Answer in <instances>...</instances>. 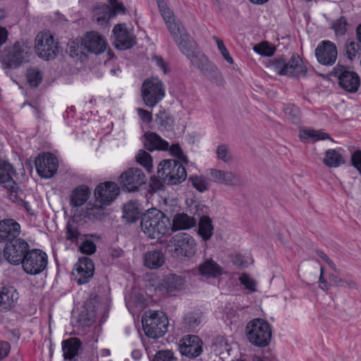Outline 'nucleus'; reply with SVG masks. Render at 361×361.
I'll list each match as a JSON object with an SVG mask.
<instances>
[{"mask_svg": "<svg viewBox=\"0 0 361 361\" xmlns=\"http://www.w3.org/2000/svg\"><path fill=\"white\" fill-rule=\"evenodd\" d=\"M140 227L147 237L152 239H160L170 230L171 221L164 213L155 208H152L142 214Z\"/></svg>", "mask_w": 361, "mask_h": 361, "instance_id": "1", "label": "nucleus"}, {"mask_svg": "<svg viewBox=\"0 0 361 361\" xmlns=\"http://www.w3.org/2000/svg\"><path fill=\"white\" fill-rule=\"evenodd\" d=\"M245 331L247 341L256 347L265 348L271 341V326L262 319H254L249 322Z\"/></svg>", "mask_w": 361, "mask_h": 361, "instance_id": "2", "label": "nucleus"}, {"mask_svg": "<svg viewBox=\"0 0 361 361\" xmlns=\"http://www.w3.org/2000/svg\"><path fill=\"white\" fill-rule=\"evenodd\" d=\"M158 178L166 185H176L184 181L187 176L185 167L177 160H164L157 169Z\"/></svg>", "mask_w": 361, "mask_h": 361, "instance_id": "3", "label": "nucleus"}, {"mask_svg": "<svg viewBox=\"0 0 361 361\" xmlns=\"http://www.w3.org/2000/svg\"><path fill=\"white\" fill-rule=\"evenodd\" d=\"M142 323L145 335L152 338L163 336L168 330L169 320L162 312H146L142 318Z\"/></svg>", "mask_w": 361, "mask_h": 361, "instance_id": "4", "label": "nucleus"}, {"mask_svg": "<svg viewBox=\"0 0 361 361\" xmlns=\"http://www.w3.org/2000/svg\"><path fill=\"white\" fill-rule=\"evenodd\" d=\"M195 240L188 233H179L169 241L167 248L175 258L191 257L195 252Z\"/></svg>", "mask_w": 361, "mask_h": 361, "instance_id": "5", "label": "nucleus"}, {"mask_svg": "<svg viewBox=\"0 0 361 361\" xmlns=\"http://www.w3.org/2000/svg\"><path fill=\"white\" fill-rule=\"evenodd\" d=\"M165 95V87L157 78L146 79L142 86V97L148 107L155 106Z\"/></svg>", "mask_w": 361, "mask_h": 361, "instance_id": "6", "label": "nucleus"}, {"mask_svg": "<svg viewBox=\"0 0 361 361\" xmlns=\"http://www.w3.org/2000/svg\"><path fill=\"white\" fill-rule=\"evenodd\" d=\"M47 255L39 249H29L20 264L25 273L30 275H37L42 273L47 267Z\"/></svg>", "mask_w": 361, "mask_h": 361, "instance_id": "7", "label": "nucleus"}, {"mask_svg": "<svg viewBox=\"0 0 361 361\" xmlns=\"http://www.w3.org/2000/svg\"><path fill=\"white\" fill-rule=\"evenodd\" d=\"M331 75L337 78L339 86L345 91L355 93L358 90L360 80L358 74L342 65H336Z\"/></svg>", "mask_w": 361, "mask_h": 361, "instance_id": "8", "label": "nucleus"}, {"mask_svg": "<svg viewBox=\"0 0 361 361\" xmlns=\"http://www.w3.org/2000/svg\"><path fill=\"white\" fill-rule=\"evenodd\" d=\"M30 245L23 239L9 240L4 248V257L11 264H20L29 251Z\"/></svg>", "mask_w": 361, "mask_h": 361, "instance_id": "9", "label": "nucleus"}, {"mask_svg": "<svg viewBox=\"0 0 361 361\" xmlns=\"http://www.w3.org/2000/svg\"><path fill=\"white\" fill-rule=\"evenodd\" d=\"M25 53L24 46L17 42L0 53V62L4 69L16 68L25 61Z\"/></svg>", "mask_w": 361, "mask_h": 361, "instance_id": "10", "label": "nucleus"}, {"mask_svg": "<svg viewBox=\"0 0 361 361\" xmlns=\"http://www.w3.org/2000/svg\"><path fill=\"white\" fill-rule=\"evenodd\" d=\"M147 177L138 168H130L119 177L118 182L123 188L128 192H134L146 183Z\"/></svg>", "mask_w": 361, "mask_h": 361, "instance_id": "11", "label": "nucleus"}, {"mask_svg": "<svg viewBox=\"0 0 361 361\" xmlns=\"http://www.w3.org/2000/svg\"><path fill=\"white\" fill-rule=\"evenodd\" d=\"M35 42L36 52L40 58L49 60L56 56L57 45L50 34L39 32L36 37Z\"/></svg>", "mask_w": 361, "mask_h": 361, "instance_id": "12", "label": "nucleus"}, {"mask_svg": "<svg viewBox=\"0 0 361 361\" xmlns=\"http://www.w3.org/2000/svg\"><path fill=\"white\" fill-rule=\"evenodd\" d=\"M38 174L45 178L52 177L58 169V160L51 153L39 154L35 161Z\"/></svg>", "mask_w": 361, "mask_h": 361, "instance_id": "13", "label": "nucleus"}, {"mask_svg": "<svg viewBox=\"0 0 361 361\" xmlns=\"http://www.w3.org/2000/svg\"><path fill=\"white\" fill-rule=\"evenodd\" d=\"M119 193V188L115 183L106 182L98 185L94 190L96 203L106 206L113 202Z\"/></svg>", "mask_w": 361, "mask_h": 361, "instance_id": "14", "label": "nucleus"}, {"mask_svg": "<svg viewBox=\"0 0 361 361\" xmlns=\"http://www.w3.org/2000/svg\"><path fill=\"white\" fill-rule=\"evenodd\" d=\"M337 54L336 46L329 40L322 41L315 49L317 59L322 65H333L336 62Z\"/></svg>", "mask_w": 361, "mask_h": 361, "instance_id": "15", "label": "nucleus"}, {"mask_svg": "<svg viewBox=\"0 0 361 361\" xmlns=\"http://www.w3.org/2000/svg\"><path fill=\"white\" fill-rule=\"evenodd\" d=\"M213 182L228 186H243V178L231 171L211 169L208 173Z\"/></svg>", "mask_w": 361, "mask_h": 361, "instance_id": "16", "label": "nucleus"}, {"mask_svg": "<svg viewBox=\"0 0 361 361\" xmlns=\"http://www.w3.org/2000/svg\"><path fill=\"white\" fill-rule=\"evenodd\" d=\"M180 342L179 349L183 355L188 357H196L202 352V341L197 336H185Z\"/></svg>", "mask_w": 361, "mask_h": 361, "instance_id": "17", "label": "nucleus"}, {"mask_svg": "<svg viewBox=\"0 0 361 361\" xmlns=\"http://www.w3.org/2000/svg\"><path fill=\"white\" fill-rule=\"evenodd\" d=\"M113 32L116 37L115 46L118 49H130L136 43L135 36L121 24L115 25Z\"/></svg>", "mask_w": 361, "mask_h": 361, "instance_id": "18", "label": "nucleus"}, {"mask_svg": "<svg viewBox=\"0 0 361 361\" xmlns=\"http://www.w3.org/2000/svg\"><path fill=\"white\" fill-rule=\"evenodd\" d=\"M82 41L84 49L90 53L99 54L104 52L106 47L104 37L95 32H87Z\"/></svg>", "mask_w": 361, "mask_h": 361, "instance_id": "19", "label": "nucleus"}, {"mask_svg": "<svg viewBox=\"0 0 361 361\" xmlns=\"http://www.w3.org/2000/svg\"><path fill=\"white\" fill-rule=\"evenodd\" d=\"M76 271L78 278L77 282L79 285L85 284L92 278L94 266L93 262L88 257H84L79 259L76 264Z\"/></svg>", "mask_w": 361, "mask_h": 361, "instance_id": "20", "label": "nucleus"}, {"mask_svg": "<svg viewBox=\"0 0 361 361\" xmlns=\"http://www.w3.org/2000/svg\"><path fill=\"white\" fill-rule=\"evenodd\" d=\"M20 233V226L15 220L8 219L0 221V242L15 240Z\"/></svg>", "mask_w": 361, "mask_h": 361, "instance_id": "21", "label": "nucleus"}, {"mask_svg": "<svg viewBox=\"0 0 361 361\" xmlns=\"http://www.w3.org/2000/svg\"><path fill=\"white\" fill-rule=\"evenodd\" d=\"M193 271L202 276L209 279L216 278L221 276L223 272V269L214 260L207 259L198 266L197 269H194Z\"/></svg>", "mask_w": 361, "mask_h": 361, "instance_id": "22", "label": "nucleus"}, {"mask_svg": "<svg viewBox=\"0 0 361 361\" xmlns=\"http://www.w3.org/2000/svg\"><path fill=\"white\" fill-rule=\"evenodd\" d=\"M307 68L298 54H293L288 61H286L285 75L289 77H300L305 75Z\"/></svg>", "mask_w": 361, "mask_h": 361, "instance_id": "23", "label": "nucleus"}, {"mask_svg": "<svg viewBox=\"0 0 361 361\" xmlns=\"http://www.w3.org/2000/svg\"><path fill=\"white\" fill-rule=\"evenodd\" d=\"M197 221L193 216L185 213H177L173 217L170 230L177 231L189 229L194 227Z\"/></svg>", "mask_w": 361, "mask_h": 361, "instance_id": "24", "label": "nucleus"}, {"mask_svg": "<svg viewBox=\"0 0 361 361\" xmlns=\"http://www.w3.org/2000/svg\"><path fill=\"white\" fill-rule=\"evenodd\" d=\"M91 191L90 188L84 185L78 186L71 195L70 204L74 210L75 214L78 207L82 206L89 199Z\"/></svg>", "mask_w": 361, "mask_h": 361, "instance_id": "25", "label": "nucleus"}, {"mask_svg": "<svg viewBox=\"0 0 361 361\" xmlns=\"http://www.w3.org/2000/svg\"><path fill=\"white\" fill-rule=\"evenodd\" d=\"M16 174V171L9 162L0 159V183L4 184L6 188H12L15 187V180L13 176Z\"/></svg>", "mask_w": 361, "mask_h": 361, "instance_id": "26", "label": "nucleus"}, {"mask_svg": "<svg viewBox=\"0 0 361 361\" xmlns=\"http://www.w3.org/2000/svg\"><path fill=\"white\" fill-rule=\"evenodd\" d=\"M165 262V255L162 251L152 250L144 255V265L151 269L161 267Z\"/></svg>", "mask_w": 361, "mask_h": 361, "instance_id": "27", "label": "nucleus"}, {"mask_svg": "<svg viewBox=\"0 0 361 361\" xmlns=\"http://www.w3.org/2000/svg\"><path fill=\"white\" fill-rule=\"evenodd\" d=\"M109 3L110 6L107 5L102 6L101 10L104 13V15L102 17H98L97 21L109 20L118 13L124 14L126 13V9L123 3L117 0H109Z\"/></svg>", "mask_w": 361, "mask_h": 361, "instance_id": "28", "label": "nucleus"}, {"mask_svg": "<svg viewBox=\"0 0 361 361\" xmlns=\"http://www.w3.org/2000/svg\"><path fill=\"white\" fill-rule=\"evenodd\" d=\"M18 299V293L13 288L0 287V310H8Z\"/></svg>", "mask_w": 361, "mask_h": 361, "instance_id": "29", "label": "nucleus"}, {"mask_svg": "<svg viewBox=\"0 0 361 361\" xmlns=\"http://www.w3.org/2000/svg\"><path fill=\"white\" fill-rule=\"evenodd\" d=\"M144 145L149 151L155 149L166 150L169 147V142L163 140L155 133H148L145 134Z\"/></svg>", "mask_w": 361, "mask_h": 361, "instance_id": "30", "label": "nucleus"}, {"mask_svg": "<svg viewBox=\"0 0 361 361\" xmlns=\"http://www.w3.org/2000/svg\"><path fill=\"white\" fill-rule=\"evenodd\" d=\"M200 71L206 78L216 85L222 86L224 84L222 74L211 61L205 63Z\"/></svg>", "mask_w": 361, "mask_h": 361, "instance_id": "31", "label": "nucleus"}, {"mask_svg": "<svg viewBox=\"0 0 361 361\" xmlns=\"http://www.w3.org/2000/svg\"><path fill=\"white\" fill-rule=\"evenodd\" d=\"M81 342L78 338H70L62 341V350L65 360H72L78 355Z\"/></svg>", "mask_w": 361, "mask_h": 361, "instance_id": "32", "label": "nucleus"}, {"mask_svg": "<svg viewBox=\"0 0 361 361\" xmlns=\"http://www.w3.org/2000/svg\"><path fill=\"white\" fill-rule=\"evenodd\" d=\"M174 41L177 44L180 51L186 56L187 58L198 49L196 42L187 34V32L185 34H182L181 36H179L178 40Z\"/></svg>", "mask_w": 361, "mask_h": 361, "instance_id": "33", "label": "nucleus"}, {"mask_svg": "<svg viewBox=\"0 0 361 361\" xmlns=\"http://www.w3.org/2000/svg\"><path fill=\"white\" fill-rule=\"evenodd\" d=\"M341 149H330L326 151L323 163L328 167L336 168L345 163V159L341 152Z\"/></svg>", "mask_w": 361, "mask_h": 361, "instance_id": "34", "label": "nucleus"}, {"mask_svg": "<svg viewBox=\"0 0 361 361\" xmlns=\"http://www.w3.org/2000/svg\"><path fill=\"white\" fill-rule=\"evenodd\" d=\"M104 205L87 204L84 212V217L90 221H100L107 212L104 209Z\"/></svg>", "mask_w": 361, "mask_h": 361, "instance_id": "35", "label": "nucleus"}, {"mask_svg": "<svg viewBox=\"0 0 361 361\" xmlns=\"http://www.w3.org/2000/svg\"><path fill=\"white\" fill-rule=\"evenodd\" d=\"M183 285V278L176 274L168 275L164 282V286L169 293L181 290Z\"/></svg>", "mask_w": 361, "mask_h": 361, "instance_id": "36", "label": "nucleus"}, {"mask_svg": "<svg viewBox=\"0 0 361 361\" xmlns=\"http://www.w3.org/2000/svg\"><path fill=\"white\" fill-rule=\"evenodd\" d=\"M213 231L212 219L209 216H203L199 221V235L204 240H208L211 238Z\"/></svg>", "mask_w": 361, "mask_h": 361, "instance_id": "37", "label": "nucleus"}, {"mask_svg": "<svg viewBox=\"0 0 361 361\" xmlns=\"http://www.w3.org/2000/svg\"><path fill=\"white\" fill-rule=\"evenodd\" d=\"M96 312L88 305L80 311L78 317V322L82 326H90L96 319Z\"/></svg>", "mask_w": 361, "mask_h": 361, "instance_id": "38", "label": "nucleus"}, {"mask_svg": "<svg viewBox=\"0 0 361 361\" xmlns=\"http://www.w3.org/2000/svg\"><path fill=\"white\" fill-rule=\"evenodd\" d=\"M201 323V317L199 313L189 312L183 319V325L188 331L195 330Z\"/></svg>", "mask_w": 361, "mask_h": 361, "instance_id": "39", "label": "nucleus"}, {"mask_svg": "<svg viewBox=\"0 0 361 361\" xmlns=\"http://www.w3.org/2000/svg\"><path fill=\"white\" fill-rule=\"evenodd\" d=\"M300 137L301 140L311 138L313 142L330 139V137L327 133L319 130H305L303 131H300Z\"/></svg>", "mask_w": 361, "mask_h": 361, "instance_id": "40", "label": "nucleus"}, {"mask_svg": "<svg viewBox=\"0 0 361 361\" xmlns=\"http://www.w3.org/2000/svg\"><path fill=\"white\" fill-rule=\"evenodd\" d=\"M155 121L159 128L169 130L173 124V119L165 111H160L157 115Z\"/></svg>", "mask_w": 361, "mask_h": 361, "instance_id": "41", "label": "nucleus"}, {"mask_svg": "<svg viewBox=\"0 0 361 361\" xmlns=\"http://www.w3.org/2000/svg\"><path fill=\"white\" fill-rule=\"evenodd\" d=\"M253 50L263 56L270 57L276 52L275 46L272 45L267 41H263L253 47Z\"/></svg>", "mask_w": 361, "mask_h": 361, "instance_id": "42", "label": "nucleus"}, {"mask_svg": "<svg viewBox=\"0 0 361 361\" xmlns=\"http://www.w3.org/2000/svg\"><path fill=\"white\" fill-rule=\"evenodd\" d=\"M166 25L174 40H178L179 36L186 33L185 28L181 25L180 21L175 18L170 21H166Z\"/></svg>", "mask_w": 361, "mask_h": 361, "instance_id": "43", "label": "nucleus"}, {"mask_svg": "<svg viewBox=\"0 0 361 361\" xmlns=\"http://www.w3.org/2000/svg\"><path fill=\"white\" fill-rule=\"evenodd\" d=\"M26 78L27 82L32 87H37L42 80V73L37 68H30L27 70Z\"/></svg>", "mask_w": 361, "mask_h": 361, "instance_id": "44", "label": "nucleus"}, {"mask_svg": "<svg viewBox=\"0 0 361 361\" xmlns=\"http://www.w3.org/2000/svg\"><path fill=\"white\" fill-rule=\"evenodd\" d=\"M66 240L75 243L79 240L81 233L78 229L77 223L74 221H68L66 226Z\"/></svg>", "mask_w": 361, "mask_h": 361, "instance_id": "45", "label": "nucleus"}, {"mask_svg": "<svg viewBox=\"0 0 361 361\" xmlns=\"http://www.w3.org/2000/svg\"><path fill=\"white\" fill-rule=\"evenodd\" d=\"M329 280L335 286L348 288V289H357V284L353 280L340 278L334 274L330 275Z\"/></svg>", "mask_w": 361, "mask_h": 361, "instance_id": "46", "label": "nucleus"}, {"mask_svg": "<svg viewBox=\"0 0 361 361\" xmlns=\"http://www.w3.org/2000/svg\"><path fill=\"white\" fill-rule=\"evenodd\" d=\"M286 64V60L283 57H276L268 62V66L280 75H285Z\"/></svg>", "mask_w": 361, "mask_h": 361, "instance_id": "47", "label": "nucleus"}, {"mask_svg": "<svg viewBox=\"0 0 361 361\" xmlns=\"http://www.w3.org/2000/svg\"><path fill=\"white\" fill-rule=\"evenodd\" d=\"M188 59H190L191 63L199 70H200L205 63L209 61L207 57L199 49L196 50L192 54L188 57Z\"/></svg>", "mask_w": 361, "mask_h": 361, "instance_id": "48", "label": "nucleus"}, {"mask_svg": "<svg viewBox=\"0 0 361 361\" xmlns=\"http://www.w3.org/2000/svg\"><path fill=\"white\" fill-rule=\"evenodd\" d=\"M192 186L198 191L202 192L209 188V183L207 179L202 176H192L189 178Z\"/></svg>", "mask_w": 361, "mask_h": 361, "instance_id": "49", "label": "nucleus"}, {"mask_svg": "<svg viewBox=\"0 0 361 361\" xmlns=\"http://www.w3.org/2000/svg\"><path fill=\"white\" fill-rule=\"evenodd\" d=\"M137 161L149 171L152 167V159L150 154L143 149L139 150L136 155Z\"/></svg>", "mask_w": 361, "mask_h": 361, "instance_id": "50", "label": "nucleus"}, {"mask_svg": "<svg viewBox=\"0 0 361 361\" xmlns=\"http://www.w3.org/2000/svg\"><path fill=\"white\" fill-rule=\"evenodd\" d=\"M285 114L295 124H298L300 120V111L295 105L289 104L284 108Z\"/></svg>", "mask_w": 361, "mask_h": 361, "instance_id": "51", "label": "nucleus"}, {"mask_svg": "<svg viewBox=\"0 0 361 361\" xmlns=\"http://www.w3.org/2000/svg\"><path fill=\"white\" fill-rule=\"evenodd\" d=\"M361 46L358 42H350L346 43L345 47V56L350 59L353 60L359 54Z\"/></svg>", "mask_w": 361, "mask_h": 361, "instance_id": "52", "label": "nucleus"}, {"mask_svg": "<svg viewBox=\"0 0 361 361\" xmlns=\"http://www.w3.org/2000/svg\"><path fill=\"white\" fill-rule=\"evenodd\" d=\"M84 49V45H82V41H81L80 44L75 42H72L69 46V53L72 57H78V59L82 60L83 57L85 56Z\"/></svg>", "mask_w": 361, "mask_h": 361, "instance_id": "53", "label": "nucleus"}, {"mask_svg": "<svg viewBox=\"0 0 361 361\" xmlns=\"http://www.w3.org/2000/svg\"><path fill=\"white\" fill-rule=\"evenodd\" d=\"M157 5L159 12L165 22L174 19L173 12L167 6L166 3L164 0H157Z\"/></svg>", "mask_w": 361, "mask_h": 361, "instance_id": "54", "label": "nucleus"}, {"mask_svg": "<svg viewBox=\"0 0 361 361\" xmlns=\"http://www.w3.org/2000/svg\"><path fill=\"white\" fill-rule=\"evenodd\" d=\"M347 25L346 18L341 16L333 23L332 28L336 35H343L347 31Z\"/></svg>", "mask_w": 361, "mask_h": 361, "instance_id": "55", "label": "nucleus"}, {"mask_svg": "<svg viewBox=\"0 0 361 361\" xmlns=\"http://www.w3.org/2000/svg\"><path fill=\"white\" fill-rule=\"evenodd\" d=\"M8 190V198L13 202H15L18 204H20L21 202L23 200V192L21 190H18V187L15 182V187L12 188H7Z\"/></svg>", "mask_w": 361, "mask_h": 361, "instance_id": "56", "label": "nucleus"}, {"mask_svg": "<svg viewBox=\"0 0 361 361\" xmlns=\"http://www.w3.org/2000/svg\"><path fill=\"white\" fill-rule=\"evenodd\" d=\"M216 154L218 158L225 163L232 160V155L229 152L228 147L226 145H221L217 147Z\"/></svg>", "mask_w": 361, "mask_h": 361, "instance_id": "57", "label": "nucleus"}, {"mask_svg": "<svg viewBox=\"0 0 361 361\" xmlns=\"http://www.w3.org/2000/svg\"><path fill=\"white\" fill-rule=\"evenodd\" d=\"M133 207L130 204H125L123 207V217L126 219L128 222H134L137 218V210L135 208L130 209Z\"/></svg>", "mask_w": 361, "mask_h": 361, "instance_id": "58", "label": "nucleus"}, {"mask_svg": "<svg viewBox=\"0 0 361 361\" xmlns=\"http://www.w3.org/2000/svg\"><path fill=\"white\" fill-rule=\"evenodd\" d=\"M217 44V47L219 50L221 51L224 59L230 64H232L233 63V60L232 57L230 56L228 51L227 50L226 47L224 45V43L222 40L219 39L217 37H214Z\"/></svg>", "mask_w": 361, "mask_h": 361, "instance_id": "59", "label": "nucleus"}, {"mask_svg": "<svg viewBox=\"0 0 361 361\" xmlns=\"http://www.w3.org/2000/svg\"><path fill=\"white\" fill-rule=\"evenodd\" d=\"M173 353L170 350L159 351L153 361H176Z\"/></svg>", "mask_w": 361, "mask_h": 361, "instance_id": "60", "label": "nucleus"}, {"mask_svg": "<svg viewBox=\"0 0 361 361\" xmlns=\"http://www.w3.org/2000/svg\"><path fill=\"white\" fill-rule=\"evenodd\" d=\"M80 250L82 253L92 255L96 251V245L92 240H85L80 245Z\"/></svg>", "mask_w": 361, "mask_h": 361, "instance_id": "61", "label": "nucleus"}, {"mask_svg": "<svg viewBox=\"0 0 361 361\" xmlns=\"http://www.w3.org/2000/svg\"><path fill=\"white\" fill-rule=\"evenodd\" d=\"M239 280H240V283L243 285H244L247 289H248L252 292L256 291V288H255L256 282L252 278H250L248 274H243L239 278Z\"/></svg>", "mask_w": 361, "mask_h": 361, "instance_id": "62", "label": "nucleus"}, {"mask_svg": "<svg viewBox=\"0 0 361 361\" xmlns=\"http://www.w3.org/2000/svg\"><path fill=\"white\" fill-rule=\"evenodd\" d=\"M351 164L361 173V151L356 150L351 155Z\"/></svg>", "mask_w": 361, "mask_h": 361, "instance_id": "63", "label": "nucleus"}, {"mask_svg": "<svg viewBox=\"0 0 361 361\" xmlns=\"http://www.w3.org/2000/svg\"><path fill=\"white\" fill-rule=\"evenodd\" d=\"M137 111L142 122L149 123L152 121V116L149 111L141 108H138Z\"/></svg>", "mask_w": 361, "mask_h": 361, "instance_id": "64", "label": "nucleus"}]
</instances>
